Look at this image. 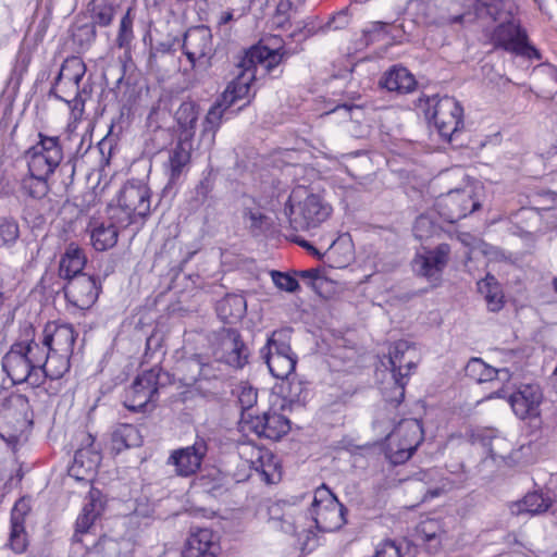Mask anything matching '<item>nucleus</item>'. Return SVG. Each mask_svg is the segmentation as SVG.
Returning a JSON list of instances; mask_svg holds the SVG:
<instances>
[{
	"instance_id": "obj_1",
	"label": "nucleus",
	"mask_w": 557,
	"mask_h": 557,
	"mask_svg": "<svg viewBox=\"0 0 557 557\" xmlns=\"http://www.w3.org/2000/svg\"><path fill=\"white\" fill-rule=\"evenodd\" d=\"M34 332L33 326L28 325L25 329V338L13 343L2 358V370L15 385L27 383L38 387L44 384L39 366L45 364L47 357L44 355V346H38L34 338Z\"/></svg>"
},
{
	"instance_id": "obj_2",
	"label": "nucleus",
	"mask_w": 557,
	"mask_h": 557,
	"mask_svg": "<svg viewBox=\"0 0 557 557\" xmlns=\"http://www.w3.org/2000/svg\"><path fill=\"white\" fill-rule=\"evenodd\" d=\"M37 136L38 141L24 152L28 171L50 176L58 172L66 176L61 182V188L66 190L73 183L75 168L70 163H62L63 148L60 137L48 136L41 132Z\"/></svg>"
},
{
	"instance_id": "obj_3",
	"label": "nucleus",
	"mask_w": 557,
	"mask_h": 557,
	"mask_svg": "<svg viewBox=\"0 0 557 557\" xmlns=\"http://www.w3.org/2000/svg\"><path fill=\"white\" fill-rule=\"evenodd\" d=\"M287 206L289 224L297 232L319 227L332 211L320 195L312 194L302 186L292 191Z\"/></svg>"
},
{
	"instance_id": "obj_4",
	"label": "nucleus",
	"mask_w": 557,
	"mask_h": 557,
	"mask_svg": "<svg viewBox=\"0 0 557 557\" xmlns=\"http://www.w3.org/2000/svg\"><path fill=\"white\" fill-rule=\"evenodd\" d=\"M150 188L140 181H128L121 188L119 206L112 210L111 219L122 227L145 220L151 212Z\"/></svg>"
},
{
	"instance_id": "obj_5",
	"label": "nucleus",
	"mask_w": 557,
	"mask_h": 557,
	"mask_svg": "<svg viewBox=\"0 0 557 557\" xmlns=\"http://www.w3.org/2000/svg\"><path fill=\"white\" fill-rule=\"evenodd\" d=\"M419 102L421 107L423 100L419 99ZM424 102L432 103V110L428 108L425 111L426 116L433 121L440 135L451 143L463 128V109L460 103L449 96L428 98Z\"/></svg>"
},
{
	"instance_id": "obj_6",
	"label": "nucleus",
	"mask_w": 557,
	"mask_h": 557,
	"mask_svg": "<svg viewBox=\"0 0 557 557\" xmlns=\"http://www.w3.org/2000/svg\"><path fill=\"white\" fill-rule=\"evenodd\" d=\"M211 350L216 361L235 370L243 369L249 362L250 350L240 332L234 327L215 331L211 338Z\"/></svg>"
},
{
	"instance_id": "obj_7",
	"label": "nucleus",
	"mask_w": 557,
	"mask_h": 557,
	"mask_svg": "<svg viewBox=\"0 0 557 557\" xmlns=\"http://www.w3.org/2000/svg\"><path fill=\"white\" fill-rule=\"evenodd\" d=\"M309 511L320 532H334L346 523L347 508L324 484L315 490Z\"/></svg>"
},
{
	"instance_id": "obj_8",
	"label": "nucleus",
	"mask_w": 557,
	"mask_h": 557,
	"mask_svg": "<svg viewBox=\"0 0 557 557\" xmlns=\"http://www.w3.org/2000/svg\"><path fill=\"white\" fill-rule=\"evenodd\" d=\"M162 377H169L161 368L154 367L137 375L125 393L124 406L132 411L140 412L153 407L160 386L165 384Z\"/></svg>"
},
{
	"instance_id": "obj_9",
	"label": "nucleus",
	"mask_w": 557,
	"mask_h": 557,
	"mask_svg": "<svg viewBox=\"0 0 557 557\" xmlns=\"http://www.w3.org/2000/svg\"><path fill=\"white\" fill-rule=\"evenodd\" d=\"M423 441L422 424L417 419L401 420L388 435L386 457L394 465L406 462Z\"/></svg>"
},
{
	"instance_id": "obj_10",
	"label": "nucleus",
	"mask_w": 557,
	"mask_h": 557,
	"mask_svg": "<svg viewBox=\"0 0 557 557\" xmlns=\"http://www.w3.org/2000/svg\"><path fill=\"white\" fill-rule=\"evenodd\" d=\"M481 203L474 198V191L471 187L449 190L441 195L435 203L437 213L444 221L456 223L466 218L469 213L479 210Z\"/></svg>"
},
{
	"instance_id": "obj_11",
	"label": "nucleus",
	"mask_w": 557,
	"mask_h": 557,
	"mask_svg": "<svg viewBox=\"0 0 557 557\" xmlns=\"http://www.w3.org/2000/svg\"><path fill=\"white\" fill-rule=\"evenodd\" d=\"M492 40L495 47L529 59H541L537 49L528 42L525 30L516 21L500 23L493 32Z\"/></svg>"
},
{
	"instance_id": "obj_12",
	"label": "nucleus",
	"mask_w": 557,
	"mask_h": 557,
	"mask_svg": "<svg viewBox=\"0 0 557 557\" xmlns=\"http://www.w3.org/2000/svg\"><path fill=\"white\" fill-rule=\"evenodd\" d=\"M12 407L0 411V437L9 445H15L28 419L29 401L25 395L11 397Z\"/></svg>"
},
{
	"instance_id": "obj_13",
	"label": "nucleus",
	"mask_w": 557,
	"mask_h": 557,
	"mask_svg": "<svg viewBox=\"0 0 557 557\" xmlns=\"http://www.w3.org/2000/svg\"><path fill=\"white\" fill-rule=\"evenodd\" d=\"M183 51L188 61L195 66L196 62L209 65L214 53L212 34L209 27L200 25L189 28L183 39Z\"/></svg>"
},
{
	"instance_id": "obj_14",
	"label": "nucleus",
	"mask_w": 557,
	"mask_h": 557,
	"mask_svg": "<svg viewBox=\"0 0 557 557\" xmlns=\"http://www.w3.org/2000/svg\"><path fill=\"white\" fill-rule=\"evenodd\" d=\"M244 429L253 432L259 437L277 441L290 430L289 420L276 411L263 412L262 416L250 417L246 420L243 414Z\"/></svg>"
},
{
	"instance_id": "obj_15",
	"label": "nucleus",
	"mask_w": 557,
	"mask_h": 557,
	"mask_svg": "<svg viewBox=\"0 0 557 557\" xmlns=\"http://www.w3.org/2000/svg\"><path fill=\"white\" fill-rule=\"evenodd\" d=\"M207 453V442L198 437L193 445L173 450L168 463L175 467L177 475L187 478L200 470Z\"/></svg>"
},
{
	"instance_id": "obj_16",
	"label": "nucleus",
	"mask_w": 557,
	"mask_h": 557,
	"mask_svg": "<svg viewBox=\"0 0 557 557\" xmlns=\"http://www.w3.org/2000/svg\"><path fill=\"white\" fill-rule=\"evenodd\" d=\"M284 47L272 48L267 45H256L246 51L240 60V66H248L257 73L260 67L268 74H273L281 62L289 55Z\"/></svg>"
},
{
	"instance_id": "obj_17",
	"label": "nucleus",
	"mask_w": 557,
	"mask_h": 557,
	"mask_svg": "<svg viewBox=\"0 0 557 557\" xmlns=\"http://www.w3.org/2000/svg\"><path fill=\"white\" fill-rule=\"evenodd\" d=\"M449 255V245L440 244L434 249L425 250L423 253L416 256L412 261L413 271L432 282L438 281L448 263Z\"/></svg>"
},
{
	"instance_id": "obj_18",
	"label": "nucleus",
	"mask_w": 557,
	"mask_h": 557,
	"mask_svg": "<svg viewBox=\"0 0 557 557\" xmlns=\"http://www.w3.org/2000/svg\"><path fill=\"white\" fill-rule=\"evenodd\" d=\"M100 286L90 275L73 277L64 286L65 298L70 304L81 310H87L94 306L99 296Z\"/></svg>"
},
{
	"instance_id": "obj_19",
	"label": "nucleus",
	"mask_w": 557,
	"mask_h": 557,
	"mask_svg": "<svg viewBox=\"0 0 557 557\" xmlns=\"http://www.w3.org/2000/svg\"><path fill=\"white\" fill-rule=\"evenodd\" d=\"M76 336L77 334L71 324L57 325L49 323L42 332V337L37 343L38 346L46 347L49 352L71 357Z\"/></svg>"
},
{
	"instance_id": "obj_20",
	"label": "nucleus",
	"mask_w": 557,
	"mask_h": 557,
	"mask_svg": "<svg viewBox=\"0 0 557 557\" xmlns=\"http://www.w3.org/2000/svg\"><path fill=\"white\" fill-rule=\"evenodd\" d=\"M542 399L543 394L537 384H523L509 396L508 401L515 414L523 420L540 414Z\"/></svg>"
},
{
	"instance_id": "obj_21",
	"label": "nucleus",
	"mask_w": 557,
	"mask_h": 557,
	"mask_svg": "<svg viewBox=\"0 0 557 557\" xmlns=\"http://www.w3.org/2000/svg\"><path fill=\"white\" fill-rule=\"evenodd\" d=\"M29 511V503L24 498H20L11 510V525L7 546L15 554L24 553L29 545L25 528V520Z\"/></svg>"
},
{
	"instance_id": "obj_22",
	"label": "nucleus",
	"mask_w": 557,
	"mask_h": 557,
	"mask_svg": "<svg viewBox=\"0 0 557 557\" xmlns=\"http://www.w3.org/2000/svg\"><path fill=\"white\" fill-rule=\"evenodd\" d=\"M239 73L236 77L227 85L225 90L219 96L221 101H224L230 108H232L238 100L250 98L251 83L256 78L255 71L248 66H240L238 63ZM250 99L239 107L236 112L243 110Z\"/></svg>"
},
{
	"instance_id": "obj_23",
	"label": "nucleus",
	"mask_w": 557,
	"mask_h": 557,
	"mask_svg": "<svg viewBox=\"0 0 557 557\" xmlns=\"http://www.w3.org/2000/svg\"><path fill=\"white\" fill-rule=\"evenodd\" d=\"M193 151V139L180 138L175 147L171 150L169 157V184H174L183 173H185L190 163Z\"/></svg>"
},
{
	"instance_id": "obj_24",
	"label": "nucleus",
	"mask_w": 557,
	"mask_h": 557,
	"mask_svg": "<svg viewBox=\"0 0 557 557\" xmlns=\"http://www.w3.org/2000/svg\"><path fill=\"white\" fill-rule=\"evenodd\" d=\"M379 84L388 91L408 94L414 90L417 82L406 67L394 65L382 75Z\"/></svg>"
},
{
	"instance_id": "obj_25",
	"label": "nucleus",
	"mask_w": 557,
	"mask_h": 557,
	"mask_svg": "<svg viewBox=\"0 0 557 557\" xmlns=\"http://www.w3.org/2000/svg\"><path fill=\"white\" fill-rule=\"evenodd\" d=\"M213 534L208 529H198L187 539L183 557H215Z\"/></svg>"
},
{
	"instance_id": "obj_26",
	"label": "nucleus",
	"mask_w": 557,
	"mask_h": 557,
	"mask_svg": "<svg viewBox=\"0 0 557 557\" xmlns=\"http://www.w3.org/2000/svg\"><path fill=\"white\" fill-rule=\"evenodd\" d=\"M466 376L476 383L506 381L509 377L507 369H495L480 358H471L465 367Z\"/></svg>"
},
{
	"instance_id": "obj_27",
	"label": "nucleus",
	"mask_w": 557,
	"mask_h": 557,
	"mask_svg": "<svg viewBox=\"0 0 557 557\" xmlns=\"http://www.w3.org/2000/svg\"><path fill=\"white\" fill-rule=\"evenodd\" d=\"M100 461L99 454L91 448H79L75 451L74 461L69 469L71 476L77 481L88 480Z\"/></svg>"
},
{
	"instance_id": "obj_28",
	"label": "nucleus",
	"mask_w": 557,
	"mask_h": 557,
	"mask_svg": "<svg viewBox=\"0 0 557 557\" xmlns=\"http://www.w3.org/2000/svg\"><path fill=\"white\" fill-rule=\"evenodd\" d=\"M230 113H234V111H231V108L218 97L208 110L201 124V136L205 138L209 137L210 145L214 143L216 132Z\"/></svg>"
},
{
	"instance_id": "obj_29",
	"label": "nucleus",
	"mask_w": 557,
	"mask_h": 557,
	"mask_svg": "<svg viewBox=\"0 0 557 557\" xmlns=\"http://www.w3.org/2000/svg\"><path fill=\"white\" fill-rule=\"evenodd\" d=\"M85 264L86 257L83 249L74 244H70L64 255L61 257L59 275L60 277L67 280V282L73 277L85 275L82 273Z\"/></svg>"
},
{
	"instance_id": "obj_30",
	"label": "nucleus",
	"mask_w": 557,
	"mask_h": 557,
	"mask_svg": "<svg viewBox=\"0 0 557 557\" xmlns=\"http://www.w3.org/2000/svg\"><path fill=\"white\" fill-rule=\"evenodd\" d=\"M199 115V106L193 100L181 103L175 112V121L178 125L180 138L193 139Z\"/></svg>"
},
{
	"instance_id": "obj_31",
	"label": "nucleus",
	"mask_w": 557,
	"mask_h": 557,
	"mask_svg": "<svg viewBox=\"0 0 557 557\" xmlns=\"http://www.w3.org/2000/svg\"><path fill=\"white\" fill-rule=\"evenodd\" d=\"M110 220L108 223H97L90 232L91 244L98 251L114 247L117 242L119 228H123L115 220L111 218Z\"/></svg>"
},
{
	"instance_id": "obj_32",
	"label": "nucleus",
	"mask_w": 557,
	"mask_h": 557,
	"mask_svg": "<svg viewBox=\"0 0 557 557\" xmlns=\"http://www.w3.org/2000/svg\"><path fill=\"white\" fill-rule=\"evenodd\" d=\"M246 300L240 295H226L218 301L215 310L219 318L226 323L239 321L246 313Z\"/></svg>"
},
{
	"instance_id": "obj_33",
	"label": "nucleus",
	"mask_w": 557,
	"mask_h": 557,
	"mask_svg": "<svg viewBox=\"0 0 557 557\" xmlns=\"http://www.w3.org/2000/svg\"><path fill=\"white\" fill-rule=\"evenodd\" d=\"M201 355L182 359L176 366L178 381L187 387L199 389V377L201 376Z\"/></svg>"
},
{
	"instance_id": "obj_34",
	"label": "nucleus",
	"mask_w": 557,
	"mask_h": 557,
	"mask_svg": "<svg viewBox=\"0 0 557 557\" xmlns=\"http://www.w3.org/2000/svg\"><path fill=\"white\" fill-rule=\"evenodd\" d=\"M117 9L116 0H90L87 5L90 23L100 27L109 26Z\"/></svg>"
},
{
	"instance_id": "obj_35",
	"label": "nucleus",
	"mask_w": 557,
	"mask_h": 557,
	"mask_svg": "<svg viewBox=\"0 0 557 557\" xmlns=\"http://www.w3.org/2000/svg\"><path fill=\"white\" fill-rule=\"evenodd\" d=\"M400 36L401 25L396 23H385L380 21L372 22L367 28L362 30V38L366 46L385 40L387 38L395 40Z\"/></svg>"
},
{
	"instance_id": "obj_36",
	"label": "nucleus",
	"mask_w": 557,
	"mask_h": 557,
	"mask_svg": "<svg viewBox=\"0 0 557 557\" xmlns=\"http://www.w3.org/2000/svg\"><path fill=\"white\" fill-rule=\"evenodd\" d=\"M86 73V65L84 61L78 57L67 58L55 77V85H59L61 82L69 83L72 87V90L79 89V83L83 79Z\"/></svg>"
},
{
	"instance_id": "obj_37",
	"label": "nucleus",
	"mask_w": 557,
	"mask_h": 557,
	"mask_svg": "<svg viewBox=\"0 0 557 557\" xmlns=\"http://www.w3.org/2000/svg\"><path fill=\"white\" fill-rule=\"evenodd\" d=\"M51 177L47 174L28 171V174L21 180V191L33 199H42L50 190Z\"/></svg>"
},
{
	"instance_id": "obj_38",
	"label": "nucleus",
	"mask_w": 557,
	"mask_h": 557,
	"mask_svg": "<svg viewBox=\"0 0 557 557\" xmlns=\"http://www.w3.org/2000/svg\"><path fill=\"white\" fill-rule=\"evenodd\" d=\"M483 446L487 449L490 458L494 462L508 465V458L512 450L511 444L505 437L498 435L495 431H487L483 436Z\"/></svg>"
},
{
	"instance_id": "obj_39",
	"label": "nucleus",
	"mask_w": 557,
	"mask_h": 557,
	"mask_svg": "<svg viewBox=\"0 0 557 557\" xmlns=\"http://www.w3.org/2000/svg\"><path fill=\"white\" fill-rule=\"evenodd\" d=\"M242 216L246 228L252 236H260L263 233L268 216L261 212L253 199L247 198L244 200Z\"/></svg>"
},
{
	"instance_id": "obj_40",
	"label": "nucleus",
	"mask_w": 557,
	"mask_h": 557,
	"mask_svg": "<svg viewBox=\"0 0 557 557\" xmlns=\"http://www.w3.org/2000/svg\"><path fill=\"white\" fill-rule=\"evenodd\" d=\"M478 290L484 296L490 311L497 312L503 308L504 296L500 286L494 276L488 274L485 278L479 281Z\"/></svg>"
},
{
	"instance_id": "obj_41",
	"label": "nucleus",
	"mask_w": 557,
	"mask_h": 557,
	"mask_svg": "<svg viewBox=\"0 0 557 557\" xmlns=\"http://www.w3.org/2000/svg\"><path fill=\"white\" fill-rule=\"evenodd\" d=\"M552 503L548 497H544V495L540 492L528 493L522 500L516 503L511 507V511L513 513H530V515H539L546 511L550 507Z\"/></svg>"
},
{
	"instance_id": "obj_42",
	"label": "nucleus",
	"mask_w": 557,
	"mask_h": 557,
	"mask_svg": "<svg viewBox=\"0 0 557 557\" xmlns=\"http://www.w3.org/2000/svg\"><path fill=\"white\" fill-rule=\"evenodd\" d=\"M44 355L47 357L45 364L39 366V370L42 372L44 382L46 379L58 380L62 377L70 370V357L59 356V354L49 352L44 347Z\"/></svg>"
},
{
	"instance_id": "obj_43",
	"label": "nucleus",
	"mask_w": 557,
	"mask_h": 557,
	"mask_svg": "<svg viewBox=\"0 0 557 557\" xmlns=\"http://www.w3.org/2000/svg\"><path fill=\"white\" fill-rule=\"evenodd\" d=\"M260 355L262 359L270 358V356L294 355L289 344L288 331H274L268 338L267 345L261 348Z\"/></svg>"
},
{
	"instance_id": "obj_44",
	"label": "nucleus",
	"mask_w": 557,
	"mask_h": 557,
	"mask_svg": "<svg viewBox=\"0 0 557 557\" xmlns=\"http://www.w3.org/2000/svg\"><path fill=\"white\" fill-rule=\"evenodd\" d=\"M222 362L214 360L207 361L205 357L201 356V376L199 377V392L207 393L210 392L213 384L218 381H222L225 377V373L221 368Z\"/></svg>"
},
{
	"instance_id": "obj_45",
	"label": "nucleus",
	"mask_w": 557,
	"mask_h": 557,
	"mask_svg": "<svg viewBox=\"0 0 557 557\" xmlns=\"http://www.w3.org/2000/svg\"><path fill=\"white\" fill-rule=\"evenodd\" d=\"M97 37L96 25L77 20L71 28V38L79 51L88 50Z\"/></svg>"
},
{
	"instance_id": "obj_46",
	"label": "nucleus",
	"mask_w": 557,
	"mask_h": 557,
	"mask_svg": "<svg viewBox=\"0 0 557 557\" xmlns=\"http://www.w3.org/2000/svg\"><path fill=\"white\" fill-rule=\"evenodd\" d=\"M271 374L276 379H288L295 371L297 357L296 355L288 356H270L264 359Z\"/></svg>"
},
{
	"instance_id": "obj_47",
	"label": "nucleus",
	"mask_w": 557,
	"mask_h": 557,
	"mask_svg": "<svg viewBox=\"0 0 557 557\" xmlns=\"http://www.w3.org/2000/svg\"><path fill=\"white\" fill-rule=\"evenodd\" d=\"M98 516L99 510H97V504L91 499L83 507L82 513L76 520L75 533L73 535L74 542H82L81 536L89 531Z\"/></svg>"
},
{
	"instance_id": "obj_48",
	"label": "nucleus",
	"mask_w": 557,
	"mask_h": 557,
	"mask_svg": "<svg viewBox=\"0 0 557 557\" xmlns=\"http://www.w3.org/2000/svg\"><path fill=\"white\" fill-rule=\"evenodd\" d=\"M133 40V16L131 15V9H128L120 21L119 32L115 38L116 47L124 50V55L127 59L131 58Z\"/></svg>"
},
{
	"instance_id": "obj_49",
	"label": "nucleus",
	"mask_w": 557,
	"mask_h": 557,
	"mask_svg": "<svg viewBox=\"0 0 557 557\" xmlns=\"http://www.w3.org/2000/svg\"><path fill=\"white\" fill-rule=\"evenodd\" d=\"M409 344L405 341L396 343L388 352V364L391 367L392 377H407L408 373H403L406 354L409 351Z\"/></svg>"
},
{
	"instance_id": "obj_50",
	"label": "nucleus",
	"mask_w": 557,
	"mask_h": 557,
	"mask_svg": "<svg viewBox=\"0 0 557 557\" xmlns=\"http://www.w3.org/2000/svg\"><path fill=\"white\" fill-rule=\"evenodd\" d=\"M214 187V181L210 174L206 175L195 187L194 195L190 199V207L194 210L205 206L212 199L211 193Z\"/></svg>"
},
{
	"instance_id": "obj_51",
	"label": "nucleus",
	"mask_w": 557,
	"mask_h": 557,
	"mask_svg": "<svg viewBox=\"0 0 557 557\" xmlns=\"http://www.w3.org/2000/svg\"><path fill=\"white\" fill-rule=\"evenodd\" d=\"M140 444L138 430L133 425H123L113 435L114 449L121 450Z\"/></svg>"
},
{
	"instance_id": "obj_52",
	"label": "nucleus",
	"mask_w": 557,
	"mask_h": 557,
	"mask_svg": "<svg viewBox=\"0 0 557 557\" xmlns=\"http://www.w3.org/2000/svg\"><path fill=\"white\" fill-rule=\"evenodd\" d=\"M438 232V226L428 214H421L413 224V234L419 239L433 236Z\"/></svg>"
},
{
	"instance_id": "obj_53",
	"label": "nucleus",
	"mask_w": 557,
	"mask_h": 557,
	"mask_svg": "<svg viewBox=\"0 0 557 557\" xmlns=\"http://www.w3.org/2000/svg\"><path fill=\"white\" fill-rule=\"evenodd\" d=\"M20 236V227L15 219H0V239L3 245H13Z\"/></svg>"
},
{
	"instance_id": "obj_54",
	"label": "nucleus",
	"mask_w": 557,
	"mask_h": 557,
	"mask_svg": "<svg viewBox=\"0 0 557 557\" xmlns=\"http://www.w3.org/2000/svg\"><path fill=\"white\" fill-rule=\"evenodd\" d=\"M271 277L274 283V285L284 292L287 293H295L299 288L298 280L295 276L280 271H271Z\"/></svg>"
},
{
	"instance_id": "obj_55",
	"label": "nucleus",
	"mask_w": 557,
	"mask_h": 557,
	"mask_svg": "<svg viewBox=\"0 0 557 557\" xmlns=\"http://www.w3.org/2000/svg\"><path fill=\"white\" fill-rule=\"evenodd\" d=\"M308 395L306 385L299 380H292L287 383L284 397L289 403L304 404Z\"/></svg>"
},
{
	"instance_id": "obj_56",
	"label": "nucleus",
	"mask_w": 557,
	"mask_h": 557,
	"mask_svg": "<svg viewBox=\"0 0 557 557\" xmlns=\"http://www.w3.org/2000/svg\"><path fill=\"white\" fill-rule=\"evenodd\" d=\"M392 384L391 392L384 391L383 396L386 401L397 406L405 397L406 377H392Z\"/></svg>"
},
{
	"instance_id": "obj_57",
	"label": "nucleus",
	"mask_w": 557,
	"mask_h": 557,
	"mask_svg": "<svg viewBox=\"0 0 557 557\" xmlns=\"http://www.w3.org/2000/svg\"><path fill=\"white\" fill-rule=\"evenodd\" d=\"M257 391L252 387H243L238 395V403L242 409V416L246 414V420H249L252 417L248 410L252 408V406L257 403Z\"/></svg>"
},
{
	"instance_id": "obj_58",
	"label": "nucleus",
	"mask_w": 557,
	"mask_h": 557,
	"mask_svg": "<svg viewBox=\"0 0 557 557\" xmlns=\"http://www.w3.org/2000/svg\"><path fill=\"white\" fill-rule=\"evenodd\" d=\"M296 277L301 280L308 287L318 290L323 283V277L318 269H308L295 272Z\"/></svg>"
},
{
	"instance_id": "obj_59",
	"label": "nucleus",
	"mask_w": 557,
	"mask_h": 557,
	"mask_svg": "<svg viewBox=\"0 0 557 557\" xmlns=\"http://www.w3.org/2000/svg\"><path fill=\"white\" fill-rule=\"evenodd\" d=\"M74 94V98L72 100H69L65 98L64 102L67 103L71 115L74 121L81 120L83 112H84V104H85V98L83 97V94H85V89L81 91V89H74L72 90Z\"/></svg>"
},
{
	"instance_id": "obj_60",
	"label": "nucleus",
	"mask_w": 557,
	"mask_h": 557,
	"mask_svg": "<svg viewBox=\"0 0 557 557\" xmlns=\"http://www.w3.org/2000/svg\"><path fill=\"white\" fill-rule=\"evenodd\" d=\"M474 10L478 15L487 14L493 17L494 21L497 20V5L487 0H476L474 3Z\"/></svg>"
},
{
	"instance_id": "obj_61",
	"label": "nucleus",
	"mask_w": 557,
	"mask_h": 557,
	"mask_svg": "<svg viewBox=\"0 0 557 557\" xmlns=\"http://www.w3.org/2000/svg\"><path fill=\"white\" fill-rule=\"evenodd\" d=\"M292 2L289 0H281L276 7V18L280 25L287 20V13L292 9Z\"/></svg>"
},
{
	"instance_id": "obj_62",
	"label": "nucleus",
	"mask_w": 557,
	"mask_h": 557,
	"mask_svg": "<svg viewBox=\"0 0 557 557\" xmlns=\"http://www.w3.org/2000/svg\"><path fill=\"white\" fill-rule=\"evenodd\" d=\"M104 548L116 550L115 541H113L112 539H108V537L100 539V541L95 545V549H96V552L99 553L101 549H104Z\"/></svg>"
},
{
	"instance_id": "obj_63",
	"label": "nucleus",
	"mask_w": 557,
	"mask_h": 557,
	"mask_svg": "<svg viewBox=\"0 0 557 557\" xmlns=\"http://www.w3.org/2000/svg\"><path fill=\"white\" fill-rule=\"evenodd\" d=\"M443 487H434V488H428L424 496H423V500H428L430 498H434V497H437L440 496L442 493H443Z\"/></svg>"
},
{
	"instance_id": "obj_64",
	"label": "nucleus",
	"mask_w": 557,
	"mask_h": 557,
	"mask_svg": "<svg viewBox=\"0 0 557 557\" xmlns=\"http://www.w3.org/2000/svg\"><path fill=\"white\" fill-rule=\"evenodd\" d=\"M282 530L285 532V533H290V534H297V528L295 527L294 522H289L287 521L286 519H283L282 520Z\"/></svg>"
}]
</instances>
